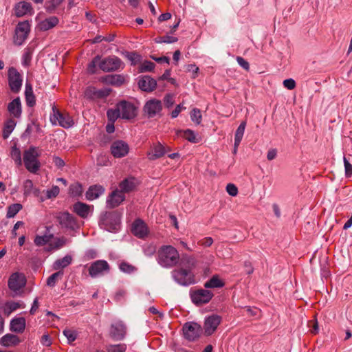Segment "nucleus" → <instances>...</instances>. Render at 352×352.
<instances>
[{"label": "nucleus", "instance_id": "72a5a7b5", "mask_svg": "<svg viewBox=\"0 0 352 352\" xmlns=\"http://www.w3.org/2000/svg\"><path fill=\"white\" fill-rule=\"evenodd\" d=\"M23 191L25 196L34 195H38V190L34 186L33 182L30 179H26L23 183Z\"/></svg>", "mask_w": 352, "mask_h": 352}, {"label": "nucleus", "instance_id": "8fccbe9b", "mask_svg": "<svg viewBox=\"0 0 352 352\" xmlns=\"http://www.w3.org/2000/svg\"><path fill=\"white\" fill-rule=\"evenodd\" d=\"M119 268L122 272L128 274H131L137 270L135 267L124 261L120 263Z\"/></svg>", "mask_w": 352, "mask_h": 352}, {"label": "nucleus", "instance_id": "c9c22d12", "mask_svg": "<svg viewBox=\"0 0 352 352\" xmlns=\"http://www.w3.org/2000/svg\"><path fill=\"white\" fill-rule=\"evenodd\" d=\"M72 256L67 255L60 259L56 260L53 265V268L55 270L65 268L72 263Z\"/></svg>", "mask_w": 352, "mask_h": 352}, {"label": "nucleus", "instance_id": "58836bf2", "mask_svg": "<svg viewBox=\"0 0 352 352\" xmlns=\"http://www.w3.org/2000/svg\"><path fill=\"white\" fill-rule=\"evenodd\" d=\"M24 308V306L22 305L19 302H7L4 308V314L7 316L10 315L12 311L16 310L18 308Z\"/></svg>", "mask_w": 352, "mask_h": 352}, {"label": "nucleus", "instance_id": "0eeeda50", "mask_svg": "<svg viewBox=\"0 0 352 352\" xmlns=\"http://www.w3.org/2000/svg\"><path fill=\"white\" fill-rule=\"evenodd\" d=\"M52 125H60L67 129L74 125V120L67 113H61L55 106L52 107V113L50 117Z\"/></svg>", "mask_w": 352, "mask_h": 352}, {"label": "nucleus", "instance_id": "b1692460", "mask_svg": "<svg viewBox=\"0 0 352 352\" xmlns=\"http://www.w3.org/2000/svg\"><path fill=\"white\" fill-rule=\"evenodd\" d=\"M20 342L21 340L19 338L11 333H7L0 339V344L6 347L14 346L18 345Z\"/></svg>", "mask_w": 352, "mask_h": 352}, {"label": "nucleus", "instance_id": "9b49d317", "mask_svg": "<svg viewBox=\"0 0 352 352\" xmlns=\"http://www.w3.org/2000/svg\"><path fill=\"white\" fill-rule=\"evenodd\" d=\"M213 296L212 292L204 289H199L190 293L191 300L197 305H202L209 302Z\"/></svg>", "mask_w": 352, "mask_h": 352}, {"label": "nucleus", "instance_id": "4c0bfd02", "mask_svg": "<svg viewBox=\"0 0 352 352\" xmlns=\"http://www.w3.org/2000/svg\"><path fill=\"white\" fill-rule=\"evenodd\" d=\"M67 243V239L65 237L56 238L53 241L49 243L48 250H54L63 248Z\"/></svg>", "mask_w": 352, "mask_h": 352}, {"label": "nucleus", "instance_id": "4be33fe9", "mask_svg": "<svg viewBox=\"0 0 352 352\" xmlns=\"http://www.w3.org/2000/svg\"><path fill=\"white\" fill-rule=\"evenodd\" d=\"M131 231L133 234L138 238H144L148 234V228L146 225L140 219L135 220L133 225Z\"/></svg>", "mask_w": 352, "mask_h": 352}, {"label": "nucleus", "instance_id": "49530a36", "mask_svg": "<svg viewBox=\"0 0 352 352\" xmlns=\"http://www.w3.org/2000/svg\"><path fill=\"white\" fill-rule=\"evenodd\" d=\"M64 336L67 338L69 344H72L76 340L78 336V332L76 330L66 329L63 331Z\"/></svg>", "mask_w": 352, "mask_h": 352}, {"label": "nucleus", "instance_id": "774afa93", "mask_svg": "<svg viewBox=\"0 0 352 352\" xmlns=\"http://www.w3.org/2000/svg\"><path fill=\"white\" fill-rule=\"evenodd\" d=\"M164 102L165 105L167 107H172L174 104V99H173V96H171V95L166 96L164 97Z\"/></svg>", "mask_w": 352, "mask_h": 352}, {"label": "nucleus", "instance_id": "052dcab7", "mask_svg": "<svg viewBox=\"0 0 352 352\" xmlns=\"http://www.w3.org/2000/svg\"><path fill=\"white\" fill-rule=\"evenodd\" d=\"M309 326L311 328L310 331L313 334H317L319 331L318 321L315 319L309 322Z\"/></svg>", "mask_w": 352, "mask_h": 352}, {"label": "nucleus", "instance_id": "f257e3e1", "mask_svg": "<svg viewBox=\"0 0 352 352\" xmlns=\"http://www.w3.org/2000/svg\"><path fill=\"white\" fill-rule=\"evenodd\" d=\"M196 264L195 259L192 256L183 257L179 263V267L172 272L173 278L179 285L188 286L195 283L192 270Z\"/></svg>", "mask_w": 352, "mask_h": 352}, {"label": "nucleus", "instance_id": "c85d7f7f", "mask_svg": "<svg viewBox=\"0 0 352 352\" xmlns=\"http://www.w3.org/2000/svg\"><path fill=\"white\" fill-rule=\"evenodd\" d=\"M9 113L15 118H19L21 114V104L19 98L11 101L8 106Z\"/></svg>", "mask_w": 352, "mask_h": 352}, {"label": "nucleus", "instance_id": "f3484780", "mask_svg": "<svg viewBox=\"0 0 352 352\" xmlns=\"http://www.w3.org/2000/svg\"><path fill=\"white\" fill-rule=\"evenodd\" d=\"M129 145L124 141L117 140L112 143L111 146V153L113 157L120 158L129 153Z\"/></svg>", "mask_w": 352, "mask_h": 352}, {"label": "nucleus", "instance_id": "aec40b11", "mask_svg": "<svg viewBox=\"0 0 352 352\" xmlns=\"http://www.w3.org/2000/svg\"><path fill=\"white\" fill-rule=\"evenodd\" d=\"M157 86L156 80L149 76H144L138 80V87L146 92L153 91Z\"/></svg>", "mask_w": 352, "mask_h": 352}, {"label": "nucleus", "instance_id": "79ce46f5", "mask_svg": "<svg viewBox=\"0 0 352 352\" xmlns=\"http://www.w3.org/2000/svg\"><path fill=\"white\" fill-rule=\"evenodd\" d=\"M63 272L59 270L57 272L52 274L50 276L47 280V285L53 287L55 286L58 279H60L63 277Z\"/></svg>", "mask_w": 352, "mask_h": 352}, {"label": "nucleus", "instance_id": "20e7f679", "mask_svg": "<svg viewBox=\"0 0 352 352\" xmlns=\"http://www.w3.org/2000/svg\"><path fill=\"white\" fill-rule=\"evenodd\" d=\"M41 152L38 148L35 146H30L23 152V163L26 169L32 173H36L40 167L41 164L38 157Z\"/></svg>", "mask_w": 352, "mask_h": 352}, {"label": "nucleus", "instance_id": "ddd939ff", "mask_svg": "<svg viewBox=\"0 0 352 352\" xmlns=\"http://www.w3.org/2000/svg\"><path fill=\"white\" fill-rule=\"evenodd\" d=\"M109 271V265L104 260H98L91 264L89 274L92 278L103 275Z\"/></svg>", "mask_w": 352, "mask_h": 352}, {"label": "nucleus", "instance_id": "338daca9", "mask_svg": "<svg viewBox=\"0 0 352 352\" xmlns=\"http://www.w3.org/2000/svg\"><path fill=\"white\" fill-rule=\"evenodd\" d=\"M100 60V57L99 56H96L91 63L89 65V71L91 73L94 72V69L96 67V65L99 63V60Z\"/></svg>", "mask_w": 352, "mask_h": 352}, {"label": "nucleus", "instance_id": "2eb2a0df", "mask_svg": "<svg viewBox=\"0 0 352 352\" xmlns=\"http://www.w3.org/2000/svg\"><path fill=\"white\" fill-rule=\"evenodd\" d=\"M221 316L215 314L209 316L205 319L204 322V333L207 336L212 335L217 329L218 326L221 323Z\"/></svg>", "mask_w": 352, "mask_h": 352}, {"label": "nucleus", "instance_id": "69168bd1", "mask_svg": "<svg viewBox=\"0 0 352 352\" xmlns=\"http://www.w3.org/2000/svg\"><path fill=\"white\" fill-rule=\"evenodd\" d=\"M176 41H177V37L166 35V36L162 37L161 41L160 42L166 43H173Z\"/></svg>", "mask_w": 352, "mask_h": 352}, {"label": "nucleus", "instance_id": "c03bdc74", "mask_svg": "<svg viewBox=\"0 0 352 352\" xmlns=\"http://www.w3.org/2000/svg\"><path fill=\"white\" fill-rule=\"evenodd\" d=\"M125 56V57L131 62V65H135L141 60V56L139 55L138 53L133 52H125L123 53Z\"/></svg>", "mask_w": 352, "mask_h": 352}, {"label": "nucleus", "instance_id": "ea45409f", "mask_svg": "<svg viewBox=\"0 0 352 352\" xmlns=\"http://www.w3.org/2000/svg\"><path fill=\"white\" fill-rule=\"evenodd\" d=\"M245 126H246V122H242L240 124V125L238 126V128L236 131L234 142H236V145L240 144V143L242 140V138H243V136L244 134V131H245Z\"/></svg>", "mask_w": 352, "mask_h": 352}, {"label": "nucleus", "instance_id": "393cba45", "mask_svg": "<svg viewBox=\"0 0 352 352\" xmlns=\"http://www.w3.org/2000/svg\"><path fill=\"white\" fill-rule=\"evenodd\" d=\"M50 228L46 227L45 232L43 235H36L34 240V242L36 246H43L47 243L54 237L53 234L50 233Z\"/></svg>", "mask_w": 352, "mask_h": 352}, {"label": "nucleus", "instance_id": "9d476101", "mask_svg": "<svg viewBox=\"0 0 352 352\" xmlns=\"http://www.w3.org/2000/svg\"><path fill=\"white\" fill-rule=\"evenodd\" d=\"M8 83L10 90L18 93L21 88L23 78L21 74L14 67H10L8 72Z\"/></svg>", "mask_w": 352, "mask_h": 352}, {"label": "nucleus", "instance_id": "6ab92c4d", "mask_svg": "<svg viewBox=\"0 0 352 352\" xmlns=\"http://www.w3.org/2000/svg\"><path fill=\"white\" fill-rule=\"evenodd\" d=\"M25 283V277L22 274H12L8 280V287L11 290L18 291L22 288Z\"/></svg>", "mask_w": 352, "mask_h": 352}, {"label": "nucleus", "instance_id": "c756f323", "mask_svg": "<svg viewBox=\"0 0 352 352\" xmlns=\"http://www.w3.org/2000/svg\"><path fill=\"white\" fill-rule=\"evenodd\" d=\"M165 153V148L160 143H157L153 146L151 151L148 152L147 156L150 160H155L162 157Z\"/></svg>", "mask_w": 352, "mask_h": 352}, {"label": "nucleus", "instance_id": "dca6fc26", "mask_svg": "<svg viewBox=\"0 0 352 352\" xmlns=\"http://www.w3.org/2000/svg\"><path fill=\"white\" fill-rule=\"evenodd\" d=\"M162 109V104L160 100L153 99L147 101L144 106V112L148 118H153L157 116Z\"/></svg>", "mask_w": 352, "mask_h": 352}, {"label": "nucleus", "instance_id": "864d4df0", "mask_svg": "<svg viewBox=\"0 0 352 352\" xmlns=\"http://www.w3.org/2000/svg\"><path fill=\"white\" fill-rule=\"evenodd\" d=\"M183 136L185 139L188 140L190 142L195 143L197 142V138L195 133L190 129H187L184 131H183Z\"/></svg>", "mask_w": 352, "mask_h": 352}, {"label": "nucleus", "instance_id": "f03ea898", "mask_svg": "<svg viewBox=\"0 0 352 352\" xmlns=\"http://www.w3.org/2000/svg\"><path fill=\"white\" fill-rule=\"evenodd\" d=\"M137 108L131 102L125 100L118 103L115 109H110L107 112L109 121L115 122L120 118L124 120H131L137 116Z\"/></svg>", "mask_w": 352, "mask_h": 352}, {"label": "nucleus", "instance_id": "0e129e2a", "mask_svg": "<svg viewBox=\"0 0 352 352\" xmlns=\"http://www.w3.org/2000/svg\"><path fill=\"white\" fill-rule=\"evenodd\" d=\"M53 163L58 168H63L65 164L64 160L58 156L53 157Z\"/></svg>", "mask_w": 352, "mask_h": 352}, {"label": "nucleus", "instance_id": "5701e85b", "mask_svg": "<svg viewBox=\"0 0 352 352\" xmlns=\"http://www.w3.org/2000/svg\"><path fill=\"white\" fill-rule=\"evenodd\" d=\"M73 211L82 218H87L91 211L90 206L78 201L73 206Z\"/></svg>", "mask_w": 352, "mask_h": 352}, {"label": "nucleus", "instance_id": "2f4dec72", "mask_svg": "<svg viewBox=\"0 0 352 352\" xmlns=\"http://www.w3.org/2000/svg\"><path fill=\"white\" fill-rule=\"evenodd\" d=\"M25 328V320L24 318H17L12 320L10 330L16 333H22Z\"/></svg>", "mask_w": 352, "mask_h": 352}, {"label": "nucleus", "instance_id": "bf43d9fd", "mask_svg": "<svg viewBox=\"0 0 352 352\" xmlns=\"http://www.w3.org/2000/svg\"><path fill=\"white\" fill-rule=\"evenodd\" d=\"M226 191L232 197H234L238 194V189L236 186L233 184H228L227 185Z\"/></svg>", "mask_w": 352, "mask_h": 352}, {"label": "nucleus", "instance_id": "5fc2aeb1", "mask_svg": "<svg viewBox=\"0 0 352 352\" xmlns=\"http://www.w3.org/2000/svg\"><path fill=\"white\" fill-rule=\"evenodd\" d=\"M126 346L124 344L111 345L108 348L109 352H125Z\"/></svg>", "mask_w": 352, "mask_h": 352}, {"label": "nucleus", "instance_id": "a19ab883", "mask_svg": "<svg viewBox=\"0 0 352 352\" xmlns=\"http://www.w3.org/2000/svg\"><path fill=\"white\" fill-rule=\"evenodd\" d=\"M64 0H49L45 2V8L47 12L52 13Z\"/></svg>", "mask_w": 352, "mask_h": 352}, {"label": "nucleus", "instance_id": "7c9ffc66", "mask_svg": "<svg viewBox=\"0 0 352 352\" xmlns=\"http://www.w3.org/2000/svg\"><path fill=\"white\" fill-rule=\"evenodd\" d=\"M15 14L18 17L23 16L32 12V6L28 2H20L15 6Z\"/></svg>", "mask_w": 352, "mask_h": 352}, {"label": "nucleus", "instance_id": "7ed1b4c3", "mask_svg": "<svg viewBox=\"0 0 352 352\" xmlns=\"http://www.w3.org/2000/svg\"><path fill=\"white\" fill-rule=\"evenodd\" d=\"M179 261V254L177 250L171 245L162 246L157 252L158 263L166 268L175 266Z\"/></svg>", "mask_w": 352, "mask_h": 352}, {"label": "nucleus", "instance_id": "680f3d73", "mask_svg": "<svg viewBox=\"0 0 352 352\" xmlns=\"http://www.w3.org/2000/svg\"><path fill=\"white\" fill-rule=\"evenodd\" d=\"M283 85L287 89L292 90L296 87V82L292 78H288L283 81Z\"/></svg>", "mask_w": 352, "mask_h": 352}, {"label": "nucleus", "instance_id": "6e6d98bb", "mask_svg": "<svg viewBox=\"0 0 352 352\" xmlns=\"http://www.w3.org/2000/svg\"><path fill=\"white\" fill-rule=\"evenodd\" d=\"M60 192L59 188L57 186H54L50 190L46 192V196L47 199L56 197Z\"/></svg>", "mask_w": 352, "mask_h": 352}, {"label": "nucleus", "instance_id": "cd10ccee", "mask_svg": "<svg viewBox=\"0 0 352 352\" xmlns=\"http://www.w3.org/2000/svg\"><path fill=\"white\" fill-rule=\"evenodd\" d=\"M104 192V188L100 185H94L89 188L86 192V198L88 200H94L98 198Z\"/></svg>", "mask_w": 352, "mask_h": 352}, {"label": "nucleus", "instance_id": "4468645a", "mask_svg": "<svg viewBox=\"0 0 352 352\" xmlns=\"http://www.w3.org/2000/svg\"><path fill=\"white\" fill-rule=\"evenodd\" d=\"M111 91V89L107 87L96 89L94 87H89L85 90V96L91 100L103 99L107 98Z\"/></svg>", "mask_w": 352, "mask_h": 352}, {"label": "nucleus", "instance_id": "de8ad7c7", "mask_svg": "<svg viewBox=\"0 0 352 352\" xmlns=\"http://www.w3.org/2000/svg\"><path fill=\"white\" fill-rule=\"evenodd\" d=\"M15 126V122L14 120H8L3 128V137L6 139L8 138L10 133L12 132Z\"/></svg>", "mask_w": 352, "mask_h": 352}, {"label": "nucleus", "instance_id": "09e8293b", "mask_svg": "<svg viewBox=\"0 0 352 352\" xmlns=\"http://www.w3.org/2000/svg\"><path fill=\"white\" fill-rule=\"evenodd\" d=\"M155 65L148 60H145L143 63H142L139 67V72H152L155 68Z\"/></svg>", "mask_w": 352, "mask_h": 352}, {"label": "nucleus", "instance_id": "37998d69", "mask_svg": "<svg viewBox=\"0 0 352 352\" xmlns=\"http://www.w3.org/2000/svg\"><path fill=\"white\" fill-rule=\"evenodd\" d=\"M10 155L17 165L22 164L21 151L16 146L12 147Z\"/></svg>", "mask_w": 352, "mask_h": 352}, {"label": "nucleus", "instance_id": "e2e57ef3", "mask_svg": "<svg viewBox=\"0 0 352 352\" xmlns=\"http://www.w3.org/2000/svg\"><path fill=\"white\" fill-rule=\"evenodd\" d=\"M236 61L238 64L246 71L250 69L249 63L241 56L236 57Z\"/></svg>", "mask_w": 352, "mask_h": 352}, {"label": "nucleus", "instance_id": "412c9836", "mask_svg": "<svg viewBox=\"0 0 352 352\" xmlns=\"http://www.w3.org/2000/svg\"><path fill=\"white\" fill-rule=\"evenodd\" d=\"M126 334V327L122 322H116L111 324L110 329L111 336L116 340H120L124 338Z\"/></svg>", "mask_w": 352, "mask_h": 352}, {"label": "nucleus", "instance_id": "423d86ee", "mask_svg": "<svg viewBox=\"0 0 352 352\" xmlns=\"http://www.w3.org/2000/svg\"><path fill=\"white\" fill-rule=\"evenodd\" d=\"M120 214L119 212H107L100 218V226L109 232H116L120 227Z\"/></svg>", "mask_w": 352, "mask_h": 352}, {"label": "nucleus", "instance_id": "39448f33", "mask_svg": "<svg viewBox=\"0 0 352 352\" xmlns=\"http://www.w3.org/2000/svg\"><path fill=\"white\" fill-rule=\"evenodd\" d=\"M54 218L61 228L74 231L80 227L76 218L67 211L56 212Z\"/></svg>", "mask_w": 352, "mask_h": 352}, {"label": "nucleus", "instance_id": "a18cd8bd", "mask_svg": "<svg viewBox=\"0 0 352 352\" xmlns=\"http://www.w3.org/2000/svg\"><path fill=\"white\" fill-rule=\"evenodd\" d=\"M22 208V205L20 204H14L8 208L6 217L8 218L14 217Z\"/></svg>", "mask_w": 352, "mask_h": 352}, {"label": "nucleus", "instance_id": "473e14b6", "mask_svg": "<svg viewBox=\"0 0 352 352\" xmlns=\"http://www.w3.org/2000/svg\"><path fill=\"white\" fill-rule=\"evenodd\" d=\"M120 190L124 194L133 190L135 188V179L129 177L124 179L119 185Z\"/></svg>", "mask_w": 352, "mask_h": 352}, {"label": "nucleus", "instance_id": "603ef678", "mask_svg": "<svg viewBox=\"0 0 352 352\" xmlns=\"http://www.w3.org/2000/svg\"><path fill=\"white\" fill-rule=\"evenodd\" d=\"M190 118L192 122L197 124H199L202 120L200 110L199 109L194 108L190 112Z\"/></svg>", "mask_w": 352, "mask_h": 352}, {"label": "nucleus", "instance_id": "6e6552de", "mask_svg": "<svg viewBox=\"0 0 352 352\" xmlns=\"http://www.w3.org/2000/svg\"><path fill=\"white\" fill-rule=\"evenodd\" d=\"M124 63L116 56H109L99 63V67L103 72H111L119 70L124 67Z\"/></svg>", "mask_w": 352, "mask_h": 352}, {"label": "nucleus", "instance_id": "a878e982", "mask_svg": "<svg viewBox=\"0 0 352 352\" xmlns=\"http://www.w3.org/2000/svg\"><path fill=\"white\" fill-rule=\"evenodd\" d=\"M58 21L59 20L56 16H50L41 21L38 23V28L41 31H47L55 27L58 23Z\"/></svg>", "mask_w": 352, "mask_h": 352}, {"label": "nucleus", "instance_id": "3c124183", "mask_svg": "<svg viewBox=\"0 0 352 352\" xmlns=\"http://www.w3.org/2000/svg\"><path fill=\"white\" fill-rule=\"evenodd\" d=\"M32 50L30 48H26L22 57V63L25 66H28L32 60Z\"/></svg>", "mask_w": 352, "mask_h": 352}, {"label": "nucleus", "instance_id": "f704fd0d", "mask_svg": "<svg viewBox=\"0 0 352 352\" xmlns=\"http://www.w3.org/2000/svg\"><path fill=\"white\" fill-rule=\"evenodd\" d=\"M25 95L27 105L29 107H33L36 103L35 97L33 93L32 85L28 82L25 84Z\"/></svg>", "mask_w": 352, "mask_h": 352}, {"label": "nucleus", "instance_id": "f8f14e48", "mask_svg": "<svg viewBox=\"0 0 352 352\" xmlns=\"http://www.w3.org/2000/svg\"><path fill=\"white\" fill-rule=\"evenodd\" d=\"M30 24L27 21L19 23L15 30L14 42L17 45H21L28 38L30 32Z\"/></svg>", "mask_w": 352, "mask_h": 352}, {"label": "nucleus", "instance_id": "4d7b16f0", "mask_svg": "<svg viewBox=\"0 0 352 352\" xmlns=\"http://www.w3.org/2000/svg\"><path fill=\"white\" fill-rule=\"evenodd\" d=\"M343 160L345 169V175L346 177H350L352 175V165L345 157H344Z\"/></svg>", "mask_w": 352, "mask_h": 352}, {"label": "nucleus", "instance_id": "e433bc0d", "mask_svg": "<svg viewBox=\"0 0 352 352\" xmlns=\"http://www.w3.org/2000/svg\"><path fill=\"white\" fill-rule=\"evenodd\" d=\"M224 283L218 276H213L210 280L204 283L205 288H221L223 287Z\"/></svg>", "mask_w": 352, "mask_h": 352}, {"label": "nucleus", "instance_id": "a211bd4d", "mask_svg": "<svg viewBox=\"0 0 352 352\" xmlns=\"http://www.w3.org/2000/svg\"><path fill=\"white\" fill-rule=\"evenodd\" d=\"M125 199L124 194L120 190H113L107 197V205L110 208L118 206Z\"/></svg>", "mask_w": 352, "mask_h": 352}, {"label": "nucleus", "instance_id": "13d9d810", "mask_svg": "<svg viewBox=\"0 0 352 352\" xmlns=\"http://www.w3.org/2000/svg\"><path fill=\"white\" fill-rule=\"evenodd\" d=\"M69 191L73 196H76L82 192V187L80 184H76L69 187Z\"/></svg>", "mask_w": 352, "mask_h": 352}, {"label": "nucleus", "instance_id": "bb28decb", "mask_svg": "<svg viewBox=\"0 0 352 352\" xmlns=\"http://www.w3.org/2000/svg\"><path fill=\"white\" fill-rule=\"evenodd\" d=\"M102 81L106 84L118 87L124 84L125 78L120 74L107 75L103 78Z\"/></svg>", "mask_w": 352, "mask_h": 352}, {"label": "nucleus", "instance_id": "1a4fd4ad", "mask_svg": "<svg viewBox=\"0 0 352 352\" xmlns=\"http://www.w3.org/2000/svg\"><path fill=\"white\" fill-rule=\"evenodd\" d=\"M182 331L186 339L189 341H194L201 336L202 328L197 322H189L184 324Z\"/></svg>", "mask_w": 352, "mask_h": 352}]
</instances>
